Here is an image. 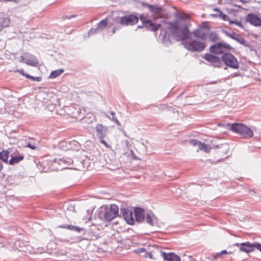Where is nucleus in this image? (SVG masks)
Returning a JSON list of instances; mask_svg holds the SVG:
<instances>
[{
  "label": "nucleus",
  "instance_id": "f8f14e48",
  "mask_svg": "<svg viewBox=\"0 0 261 261\" xmlns=\"http://www.w3.org/2000/svg\"><path fill=\"white\" fill-rule=\"evenodd\" d=\"M189 143L193 146H197L198 147V150L203 151L206 153L210 152L211 149L213 147V146L209 147L204 143L195 139L191 140L189 141Z\"/></svg>",
  "mask_w": 261,
  "mask_h": 261
},
{
  "label": "nucleus",
  "instance_id": "9b49d317",
  "mask_svg": "<svg viewBox=\"0 0 261 261\" xmlns=\"http://www.w3.org/2000/svg\"><path fill=\"white\" fill-rule=\"evenodd\" d=\"M21 62L27 65L36 66L38 64V61L36 58L31 54L25 53L20 57Z\"/></svg>",
  "mask_w": 261,
  "mask_h": 261
},
{
  "label": "nucleus",
  "instance_id": "1a4fd4ad",
  "mask_svg": "<svg viewBox=\"0 0 261 261\" xmlns=\"http://www.w3.org/2000/svg\"><path fill=\"white\" fill-rule=\"evenodd\" d=\"M139 21V18L136 15L129 14L120 18L119 23L123 26L133 25Z\"/></svg>",
  "mask_w": 261,
  "mask_h": 261
},
{
  "label": "nucleus",
  "instance_id": "09e8293b",
  "mask_svg": "<svg viewBox=\"0 0 261 261\" xmlns=\"http://www.w3.org/2000/svg\"><path fill=\"white\" fill-rule=\"evenodd\" d=\"M115 29H113L112 31L113 34L115 33Z\"/></svg>",
  "mask_w": 261,
  "mask_h": 261
},
{
  "label": "nucleus",
  "instance_id": "a211bd4d",
  "mask_svg": "<svg viewBox=\"0 0 261 261\" xmlns=\"http://www.w3.org/2000/svg\"><path fill=\"white\" fill-rule=\"evenodd\" d=\"M79 143L75 141L64 142L61 144V147L64 150L76 149L79 148Z\"/></svg>",
  "mask_w": 261,
  "mask_h": 261
},
{
  "label": "nucleus",
  "instance_id": "6ab92c4d",
  "mask_svg": "<svg viewBox=\"0 0 261 261\" xmlns=\"http://www.w3.org/2000/svg\"><path fill=\"white\" fill-rule=\"evenodd\" d=\"M108 24V19L107 18L101 20L98 24V26L95 29H91L89 31V35H93L95 33H98L99 31L105 28Z\"/></svg>",
  "mask_w": 261,
  "mask_h": 261
},
{
  "label": "nucleus",
  "instance_id": "79ce46f5",
  "mask_svg": "<svg viewBox=\"0 0 261 261\" xmlns=\"http://www.w3.org/2000/svg\"><path fill=\"white\" fill-rule=\"evenodd\" d=\"M145 249L144 248H139V249H137L136 251V252L138 253L145 252Z\"/></svg>",
  "mask_w": 261,
  "mask_h": 261
},
{
  "label": "nucleus",
  "instance_id": "f3484780",
  "mask_svg": "<svg viewBox=\"0 0 261 261\" xmlns=\"http://www.w3.org/2000/svg\"><path fill=\"white\" fill-rule=\"evenodd\" d=\"M246 20L254 26H261V19L254 14H248Z\"/></svg>",
  "mask_w": 261,
  "mask_h": 261
},
{
  "label": "nucleus",
  "instance_id": "a878e982",
  "mask_svg": "<svg viewBox=\"0 0 261 261\" xmlns=\"http://www.w3.org/2000/svg\"><path fill=\"white\" fill-rule=\"evenodd\" d=\"M9 152L8 150H4L0 152V159L3 162L7 163Z\"/></svg>",
  "mask_w": 261,
  "mask_h": 261
},
{
  "label": "nucleus",
  "instance_id": "37998d69",
  "mask_svg": "<svg viewBox=\"0 0 261 261\" xmlns=\"http://www.w3.org/2000/svg\"><path fill=\"white\" fill-rule=\"evenodd\" d=\"M145 257H149L150 258H152V254L150 253H146V255H144Z\"/></svg>",
  "mask_w": 261,
  "mask_h": 261
},
{
  "label": "nucleus",
  "instance_id": "412c9836",
  "mask_svg": "<svg viewBox=\"0 0 261 261\" xmlns=\"http://www.w3.org/2000/svg\"><path fill=\"white\" fill-rule=\"evenodd\" d=\"M135 220L138 222H142L145 219L144 211L140 207L136 208L134 211Z\"/></svg>",
  "mask_w": 261,
  "mask_h": 261
},
{
  "label": "nucleus",
  "instance_id": "58836bf2",
  "mask_svg": "<svg viewBox=\"0 0 261 261\" xmlns=\"http://www.w3.org/2000/svg\"><path fill=\"white\" fill-rule=\"evenodd\" d=\"M229 23H230V24H236V25H237L238 26L242 27L241 21H238L237 20H234V21L229 20Z\"/></svg>",
  "mask_w": 261,
  "mask_h": 261
},
{
  "label": "nucleus",
  "instance_id": "4be33fe9",
  "mask_svg": "<svg viewBox=\"0 0 261 261\" xmlns=\"http://www.w3.org/2000/svg\"><path fill=\"white\" fill-rule=\"evenodd\" d=\"M10 22V20L9 18L0 13V31H2L4 28L8 27Z\"/></svg>",
  "mask_w": 261,
  "mask_h": 261
},
{
  "label": "nucleus",
  "instance_id": "4c0bfd02",
  "mask_svg": "<svg viewBox=\"0 0 261 261\" xmlns=\"http://www.w3.org/2000/svg\"><path fill=\"white\" fill-rule=\"evenodd\" d=\"M15 72H18L19 73H20V74H21L22 75L26 77V75H28V74L27 73H25L23 71V69H17L15 71Z\"/></svg>",
  "mask_w": 261,
  "mask_h": 261
},
{
  "label": "nucleus",
  "instance_id": "c9c22d12",
  "mask_svg": "<svg viewBox=\"0 0 261 261\" xmlns=\"http://www.w3.org/2000/svg\"><path fill=\"white\" fill-rule=\"evenodd\" d=\"M72 163V161H71L70 159H68V160H66L64 159H61V160H60L59 164H62V163H63V164L67 163L68 164H70Z\"/></svg>",
  "mask_w": 261,
  "mask_h": 261
},
{
  "label": "nucleus",
  "instance_id": "dca6fc26",
  "mask_svg": "<svg viewBox=\"0 0 261 261\" xmlns=\"http://www.w3.org/2000/svg\"><path fill=\"white\" fill-rule=\"evenodd\" d=\"M161 255L163 257L166 261H180V257L172 252L165 253L161 252Z\"/></svg>",
  "mask_w": 261,
  "mask_h": 261
},
{
  "label": "nucleus",
  "instance_id": "f704fd0d",
  "mask_svg": "<svg viewBox=\"0 0 261 261\" xmlns=\"http://www.w3.org/2000/svg\"><path fill=\"white\" fill-rule=\"evenodd\" d=\"M210 39L213 41H216L218 39V35L215 33H211L210 35Z\"/></svg>",
  "mask_w": 261,
  "mask_h": 261
},
{
  "label": "nucleus",
  "instance_id": "a19ab883",
  "mask_svg": "<svg viewBox=\"0 0 261 261\" xmlns=\"http://www.w3.org/2000/svg\"><path fill=\"white\" fill-rule=\"evenodd\" d=\"M83 229V228L79 227H77V226H73V230L77 231V232H80Z\"/></svg>",
  "mask_w": 261,
  "mask_h": 261
},
{
  "label": "nucleus",
  "instance_id": "2f4dec72",
  "mask_svg": "<svg viewBox=\"0 0 261 261\" xmlns=\"http://www.w3.org/2000/svg\"><path fill=\"white\" fill-rule=\"evenodd\" d=\"M239 2H242L243 3H249V1H245V0H233L232 1V4L234 5V6L241 7L240 5L239 4Z\"/></svg>",
  "mask_w": 261,
  "mask_h": 261
},
{
  "label": "nucleus",
  "instance_id": "cd10ccee",
  "mask_svg": "<svg viewBox=\"0 0 261 261\" xmlns=\"http://www.w3.org/2000/svg\"><path fill=\"white\" fill-rule=\"evenodd\" d=\"M64 72V70L60 69L56 70L51 72L49 77L50 78H56L57 76H59L61 74H62Z\"/></svg>",
  "mask_w": 261,
  "mask_h": 261
},
{
  "label": "nucleus",
  "instance_id": "de8ad7c7",
  "mask_svg": "<svg viewBox=\"0 0 261 261\" xmlns=\"http://www.w3.org/2000/svg\"><path fill=\"white\" fill-rule=\"evenodd\" d=\"M73 16H74L73 15H71L70 16H65V18H67L68 19H70V18L73 17Z\"/></svg>",
  "mask_w": 261,
  "mask_h": 261
},
{
  "label": "nucleus",
  "instance_id": "5701e85b",
  "mask_svg": "<svg viewBox=\"0 0 261 261\" xmlns=\"http://www.w3.org/2000/svg\"><path fill=\"white\" fill-rule=\"evenodd\" d=\"M148 8L156 18L161 17L163 15V9L161 7L149 5Z\"/></svg>",
  "mask_w": 261,
  "mask_h": 261
},
{
  "label": "nucleus",
  "instance_id": "c03bdc74",
  "mask_svg": "<svg viewBox=\"0 0 261 261\" xmlns=\"http://www.w3.org/2000/svg\"><path fill=\"white\" fill-rule=\"evenodd\" d=\"M6 1H7V2H10V1L14 2L16 3H17L19 2V0H4V2H6Z\"/></svg>",
  "mask_w": 261,
  "mask_h": 261
},
{
  "label": "nucleus",
  "instance_id": "393cba45",
  "mask_svg": "<svg viewBox=\"0 0 261 261\" xmlns=\"http://www.w3.org/2000/svg\"><path fill=\"white\" fill-rule=\"evenodd\" d=\"M24 158V156L22 154H19L17 156H12L11 159L9 162L10 165H14L22 161Z\"/></svg>",
  "mask_w": 261,
  "mask_h": 261
},
{
  "label": "nucleus",
  "instance_id": "7c9ffc66",
  "mask_svg": "<svg viewBox=\"0 0 261 261\" xmlns=\"http://www.w3.org/2000/svg\"><path fill=\"white\" fill-rule=\"evenodd\" d=\"M110 114H111L112 117L108 116V115H106V116L108 118H109L110 119H111L112 121H113L114 122H115L118 125H120V123L119 122V121L117 120V119L115 117V113L114 112H111Z\"/></svg>",
  "mask_w": 261,
  "mask_h": 261
},
{
  "label": "nucleus",
  "instance_id": "e433bc0d",
  "mask_svg": "<svg viewBox=\"0 0 261 261\" xmlns=\"http://www.w3.org/2000/svg\"><path fill=\"white\" fill-rule=\"evenodd\" d=\"M73 226H73L72 225H64L60 226L59 227L62 228H67V229H70V230H73Z\"/></svg>",
  "mask_w": 261,
  "mask_h": 261
},
{
  "label": "nucleus",
  "instance_id": "f257e3e1",
  "mask_svg": "<svg viewBox=\"0 0 261 261\" xmlns=\"http://www.w3.org/2000/svg\"><path fill=\"white\" fill-rule=\"evenodd\" d=\"M168 29L175 39L184 41L189 38L191 33L187 24L180 20H176L169 24Z\"/></svg>",
  "mask_w": 261,
  "mask_h": 261
},
{
  "label": "nucleus",
  "instance_id": "f03ea898",
  "mask_svg": "<svg viewBox=\"0 0 261 261\" xmlns=\"http://www.w3.org/2000/svg\"><path fill=\"white\" fill-rule=\"evenodd\" d=\"M226 127L228 129L243 136L245 138H251L253 133L252 130L246 125L242 123L226 124Z\"/></svg>",
  "mask_w": 261,
  "mask_h": 261
},
{
  "label": "nucleus",
  "instance_id": "8fccbe9b",
  "mask_svg": "<svg viewBox=\"0 0 261 261\" xmlns=\"http://www.w3.org/2000/svg\"><path fill=\"white\" fill-rule=\"evenodd\" d=\"M239 245H240V244H238V243H237V244H236V246H238Z\"/></svg>",
  "mask_w": 261,
  "mask_h": 261
},
{
  "label": "nucleus",
  "instance_id": "bb28decb",
  "mask_svg": "<svg viewBox=\"0 0 261 261\" xmlns=\"http://www.w3.org/2000/svg\"><path fill=\"white\" fill-rule=\"evenodd\" d=\"M32 251V247L31 246L26 242L24 247H21V248L19 249V251L23 252L26 253H31Z\"/></svg>",
  "mask_w": 261,
  "mask_h": 261
},
{
  "label": "nucleus",
  "instance_id": "ddd939ff",
  "mask_svg": "<svg viewBox=\"0 0 261 261\" xmlns=\"http://www.w3.org/2000/svg\"><path fill=\"white\" fill-rule=\"evenodd\" d=\"M213 149H218L217 152L224 158H227L229 152V147L227 144H223L220 145L213 146Z\"/></svg>",
  "mask_w": 261,
  "mask_h": 261
},
{
  "label": "nucleus",
  "instance_id": "3c124183",
  "mask_svg": "<svg viewBox=\"0 0 261 261\" xmlns=\"http://www.w3.org/2000/svg\"><path fill=\"white\" fill-rule=\"evenodd\" d=\"M138 28H141V27H140V26H138Z\"/></svg>",
  "mask_w": 261,
  "mask_h": 261
},
{
  "label": "nucleus",
  "instance_id": "b1692460",
  "mask_svg": "<svg viewBox=\"0 0 261 261\" xmlns=\"http://www.w3.org/2000/svg\"><path fill=\"white\" fill-rule=\"evenodd\" d=\"M225 34L226 35V36H227L229 38L237 41L240 44H244L245 42V40L240 35L237 34L233 32H232V33L226 32Z\"/></svg>",
  "mask_w": 261,
  "mask_h": 261
},
{
  "label": "nucleus",
  "instance_id": "2eb2a0df",
  "mask_svg": "<svg viewBox=\"0 0 261 261\" xmlns=\"http://www.w3.org/2000/svg\"><path fill=\"white\" fill-rule=\"evenodd\" d=\"M121 212L122 215L127 223L130 225L135 224V220L134 218V215L133 212L127 209H121Z\"/></svg>",
  "mask_w": 261,
  "mask_h": 261
},
{
  "label": "nucleus",
  "instance_id": "0eeeda50",
  "mask_svg": "<svg viewBox=\"0 0 261 261\" xmlns=\"http://www.w3.org/2000/svg\"><path fill=\"white\" fill-rule=\"evenodd\" d=\"M223 62L227 66L233 68L237 69L239 68V63L236 58L232 54L226 53L222 57Z\"/></svg>",
  "mask_w": 261,
  "mask_h": 261
},
{
  "label": "nucleus",
  "instance_id": "c85d7f7f",
  "mask_svg": "<svg viewBox=\"0 0 261 261\" xmlns=\"http://www.w3.org/2000/svg\"><path fill=\"white\" fill-rule=\"evenodd\" d=\"M214 10L215 11H217V12H218V14H217V15H218L220 17H221L223 20H226H226H229V17H228L227 15H225V14H223V13L221 11H220L219 9H217V8H215V9H214Z\"/></svg>",
  "mask_w": 261,
  "mask_h": 261
},
{
  "label": "nucleus",
  "instance_id": "20e7f679",
  "mask_svg": "<svg viewBox=\"0 0 261 261\" xmlns=\"http://www.w3.org/2000/svg\"><path fill=\"white\" fill-rule=\"evenodd\" d=\"M95 129L96 136L99 140V142L107 148H110L111 146L104 140V138L107 136L108 127L101 124H97Z\"/></svg>",
  "mask_w": 261,
  "mask_h": 261
},
{
  "label": "nucleus",
  "instance_id": "603ef678",
  "mask_svg": "<svg viewBox=\"0 0 261 261\" xmlns=\"http://www.w3.org/2000/svg\"><path fill=\"white\" fill-rule=\"evenodd\" d=\"M4 1V0H0V2H3Z\"/></svg>",
  "mask_w": 261,
  "mask_h": 261
},
{
  "label": "nucleus",
  "instance_id": "c756f323",
  "mask_svg": "<svg viewBox=\"0 0 261 261\" xmlns=\"http://www.w3.org/2000/svg\"><path fill=\"white\" fill-rule=\"evenodd\" d=\"M26 242L23 241L18 240L16 241L14 243L15 247L16 249H17L19 251V249L21 248V247H24Z\"/></svg>",
  "mask_w": 261,
  "mask_h": 261
},
{
  "label": "nucleus",
  "instance_id": "39448f33",
  "mask_svg": "<svg viewBox=\"0 0 261 261\" xmlns=\"http://www.w3.org/2000/svg\"><path fill=\"white\" fill-rule=\"evenodd\" d=\"M230 49L229 45L225 43H218L212 45L210 48L211 53L215 54H225Z\"/></svg>",
  "mask_w": 261,
  "mask_h": 261
},
{
  "label": "nucleus",
  "instance_id": "49530a36",
  "mask_svg": "<svg viewBox=\"0 0 261 261\" xmlns=\"http://www.w3.org/2000/svg\"><path fill=\"white\" fill-rule=\"evenodd\" d=\"M3 169V166L2 162L0 161V171Z\"/></svg>",
  "mask_w": 261,
  "mask_h": 261
},
{
  "label": "nucleus",
  "instance_id": "6e6552de",
  "mask_svg": "<svg viewBox=\"0 0 261 261\" xmlns=\"http://www.w3.org/2000/svg\"><path fill=\"white\" fill-rule=\"evenodd\" d=\"M119 208L115 204H111L110 207L106 208L105 211L104 217L105 219L111 221L114 218H116L118 215Z\"/></svg>",
  "mask_w": 261,
  "mask_h": 261
},
{
  "label": "nucleus",
  "instance_id": "473e14b6",
  "mask_svg": "<svg viewBox=\"0 0 261 261\" xmlns=\"http://www.w3.org/2000/svg\"><path fill=\"white\" fill-rule=\"evenodd\" d=\"M146 222L150 225L153 226L154 225L152 219L150 215L147 214L146 215Z\"/></svg>",
  "mask_w": 261,
  "mask_h": 261
},
{
  "label": "nucleus",
  "instance_id": "72a5a7b5",
  "mask_svg": "<svg viewBox=\"0 0 261 261\" xmlns=\"http://www.w3.org/2000/svg\"><path fill=\"white\" fill-rule=\"evenodd\" d=\"M26 77L28 79H31V80L33 81H37V82L40 81L41 79L40 77H37V76L34 77V76H31L28 74L27 75H26Z\"/></svg>",
  "mask_w": 261,
  "mask_h": 261
},
{
  "label": "nucleus",
  "instance_id": "aec40b11",
  "mask_svg": "<svg viewBox=\"0 0 261 261\" xmlns=\"http://www.w3.org/2000/svg\"><path fill=\"white\" fill-rule=\"evenodd\" d=\"M192 34L199 40L205 42L207 37V33L203 30L201 29H197L192 32Z\"/></svg>",
  "mask_w": 261,
  "mask_h": 261
},
{
  "label": "nucleus",
  "instance_id": "4468645a",
  "mask_svg": "<svg viewBox=\"0 0 261 261\" xmlns=\"http://www.w3.org/2000/svg\"><path fill=\"white\" fill-rule=\"evenodd\" d=\"M204 58L211 63L212 65L214 67H219L221 66V61L220 59L214 55L206 54L204 55Z\"/></svg>",
  "mask_w": 261,
  "mask_h": 261
},
{
  "label": "nucleus",
  "instance_id": "7ed1b4c3",
  "mask_svg": "<svg viewBox=\"0 0 261 261\" xmlns=\"http://www.w3.org/2000/svg\"><path fill=\"white\" fill-rule=\"evenodd\" d=\"M183 44L187 49L193 52H201L206 46L205 42L196 39L184 42Z\"/></svg>",
  "mask_w": 261,
  "mask_h": 261
},
{
  "label": "nucleus",
  "instance_id": "a18cd8bd",
  "mask_svg": "<svg viewBox=\"0 0 261 261\" xmlns=\"http://www.w3.org/2000/svg\"><path fill=\"white\" fill-rule=\"evenodd\" d=\"M227 253V251L226 250H223L221 252H220V254L222 255Z\"/></svg>",
  "mask_w": 261,
  "mask_h": 261
},
{
  "label": "nucleus",
  "instance_id": "423d86ee",
  "mask_svg": "<svg viewBox=\"0 0 261 261\" xmlns=\"http://www.w3.org/2000/svg\"><path fill=\"white\" fill-rule=\"evenodd\" d=\"M140 19L143 27L150 31L156 32L161 27L160 24L152 22L146 15H141Z\"/></svg>",
  "mask_w": 261,
  "mask_h": 261
},
{
  "label": "nucleus",
  "instance_id": "ea45409f",
  "mask_svg": "<svg viewBox=\"0 0 261 261\" xmlns=\"http://www.w3.org/2000/svg\"><path fill=\"white\" fill-rule=\"evenodd\" d=\"M27 147L31 148L32 149H35L36 146L32 144L31 143H28L26 145Z\"/></svg>",
  "mask_w": 261,
  "mask_h": 261
},
{
  "label": "nucleus",
  "instance_id": "9d476101",
  "mask_svg": "<svg viewBox=\"0 0 261 261\" xmlns=\"http://www.w3.org/2000/svg\"><path fill=\"white\" fill-rule=\"evenodd\" d=\"M240 245V250L246 253L252 252L255 248L261 251V244L258 243H251L247 242L241 243Z\"/></svg>",
  "mask_w": 261,
  "mask_h": 261
}]
</instances>
